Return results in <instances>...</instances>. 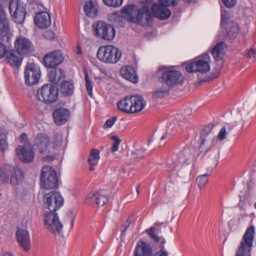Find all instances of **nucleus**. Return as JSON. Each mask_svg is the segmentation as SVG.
<instances>
[{
  "instance_id": "6ab92c4d",
  "label": "nucleus",
  "mask_w": 256,
  "mask_h": 256,
  "mask_svg": "<svg viewBox=\"0 0 256 256\" xmlns=\"http://www.w3.org/2000/svg\"><path fill=\"white\" fill-rule=\"evenodd\" d=\"M50 144L49 137L44 133H39L35 136L33 146L34 148L41 154L47 152Z\"/></svg>"
},
{
  "instance_id": "2eb2a0df",
  "label": "nucleus",
  "mask_w": 256,
  "mask_h": 256,
  "mask_svg": "<svg viewBox=\"0 0 256 256\" xmlns=\"http://www.w3.org/2000/svg\"><path fill=\"white\" fill-rule=\"evenodd\" d=\"M214 126L209 124L202 130L200 134L201 142L199 146L200 152L207 151L212 146L215 138V136L212 132Z\"/></svg>"
},
{
  "instance_id": "f257e3e1",
  "label": "nucleus",
  "mask_w": 256,
  "mask_h": 256,
  "mask_svg": "<svg viewBox=\"0 0 256 256\" xmlns=\"http://www.w3.org/2000/svg\"><path fill=\"white\" fill-rule=\"evenodd\" d=\"M159 70L162 71L160 78L162 86L155 91V94L159 97H163L170 93V89L181 85L184 78L181 72L172 68L160 66Z\"/></svg>"
},
{
  "instance_id": "e2e57ef3",
  "label": "nucleus",
  "mask_w": 256,
  "mask_h": 256,
  "mask_svg": "<svg viewBox=\"0 0 256 256\" xmlns=\"http://www.w3.org/2000/svg\"><path fill=\"white\" fill-rule=\"evenodd\" d=\"M76 52L77 54H80L82 52V49L79 46H77L76 50Z\"/></svg>"
},
{
  "instance_id": "bb28decb",
  "label": "nucleus",
  "mask_w": 256,
  "mask_h": 256,
  "mask_svg": "<svg viewBox=\"0 0 256 256\" xmlns=\"http://www.w3.org/2000/svg\"><path fill=\"white\" fill-rule=\"evenodd\" d=\"M145 106L144 98L141 96H131V114L142 111Z\"/></svg>"
},
{
  "instance_id": "c9c22d12",
  "label": "nucleus",
  "mask_w": 256,
  "mask_h": 256,
  "mask_svg": "<svg viewBox=\"0 0 256 256\" xmlns=\"http://www.w3.org/2000/svg\"><path fill=\"white\" fill-rule=\"evenodd\" d=\"M117 106L118 108L124 112L131 113V96L124 98V99L120 101Z\"/></svg>"
},
{
  "instance_id": "423d86ee",
  "label": "nucleus",
  "mask_w": 256,
  "mask_h": 256,
  "mask_svg": "<svg viewBox=\"0 0 256 256\" xmlns=\"http://www.w3.org/2000/svg\"><path fill=\"white\" fill-rule=\"evenodd\" d=\"M210 58L209 54H204L188 64L186 70L188 72L206 73L210 70Z\"/></svg>"
},
{
  "instance_id": "a18cd8bd",
  "label": "nucleus",
  "mask_w": 256,
  "mask_h": 256,
  "mask_svg": "<svg viewBox=\"0 0 256 256\" xmlns=\"http://www.w3.org/2000/svg\"><path fill=\"white\" fill-rule=\"evenodd\" d=\"M97 197L98 199L96 200V206H102L107 202L108 200V198L106 196L98 192H97Z\"/></svg>"
},
{
  "instance_id": "1a4fd4ad",
  "label": "nucleus",
  "mask_w": 256,
  "mask_h": 256,
  "mask_svg": "<svg viewBox=\"0 0 256 256\" xmlns=\"http://www.w3.org/2000/svg\"><path fill=\"white\" fill-rule=\"evenodd\" d=\"M192 157L190 148H186L178 154L173 156L172 161L168 163L167 170L169 171L178 170L177 174H179V170H182V166L188 162Z\"/></svg>"
},
{
  "instance_id": "052dcab7",
  "label": "nucleus",
  "mask_w": 256,
  "mask_h": 256,
  "mask_svg": "<svg viewBox=\"0 0 256 256\" xmlns=\"http://www.w3.org/2000/svg\"><path fill=\"white\" fill-rule=\"evenodd\" d=\"M28 136L25 133H22L20 136L21 141H25L27 140Z\"/></svg>"
},
{
  "instance_id": "f03ea898",
  "label": "nucleus",
  "mask_w": 256,
  "mask_h": 256,
  "mask_svg": "<svg viewBox=\"0 0 256 256\" xmlns=\"http://www.w3.org/2000/svg\"><path fill=\"white\" fill-rule=\"evenodd\" d=\"M150 6L148 3L140 4L138 8L134 4H130L122 10V12L127 14L128 21L137 22L142 26L149 25L152 22V16L150 12Z\"/></svg>"
},
{
  "instance_id": "c03bdc74",
  "label": "nucleus",
  "mask_w": 256,
  "mask_h": 256,
  "mask_svg": "<svg viewBox=\"0 0 256 256\" xmlns=\"http://www.w3.org/2000/svg\"><path fill=\"white\" fill-rule=\"evenodd\" d=\"M145 150V149L144 148L137 150L135 152H132V157L136 160H140L143 158H144Z\"/></svg>"
},
{
  "instance_id": "412c9836",
  "label": "nucleus",
  "mask_w": 256,
  "mask_h": 256,
  "mask_svg": "<svg viewBox=\"0 0 256 256\" xmlns=\"http://www.w3.org/2000/svg\"><path fill=\"white\" fill-rule=\"evenodd\" d=\"M18 158L24 162H29L34 158V152L30 146H18L16 148Z\"/></svg>"
},
{
  "instance_id": "473e14b6",
  "label": "nucleus",
  "mask_w": 256,
  "mask_h": 256,
  "mask_svg": "<svg viewBox=\"0 0 256 256\" xmlns=\"http://www.w3.org/2000/svg\"><path fill=\"white\" fill-rule=\"evenodd\" d=\"M84 10L87 16L94 17L98 13L97 4L95 1H88L84 5Z\"/></svg>"
},
{
  "instance_id": "6e6552de",
  "label": "nucleus",
  "mask_w": 256,
  "mask_h": 256,
  "mask_svg": "<svg viewBox=\"0 0 256 256\" xmlns=\"http://www.w3.org/2000/svg\"><path fill=\"white\" fill-rule=\"evenodd\" d=\"M45 228L54 236L61 234L62 231V224L56 212H47L44 216Z\"/></svg>"
},
{
  "instance_id": "09e8293b",
  "label": "nucleus",
  "mask_w": 256,
  "mask_h": 256,
  "mask_svg": "<svg viewBox=\"0 0 256 256\" xmlns=\"http://www.w3.org/2000/svg\"><path fill=\"white\" fill-rule=\"evenodd\" d=\"M116 120V116H114L112 118L107 120L104 124L103 128L105 129L110 128L114 124Z\"/></svg>"
},
{
  "instance_id": "864d4df0",
  "label": "nucleus",
  "mask_w": 256,
  "mask_h": 256,
  "mask_svg": "<svg viewBox=\"0 0 256 256\" xmlns=\"http://www.w3.org/2000/svg\"><path fill=\"white\" fill-rule=\"evenodd\" d=\"M8 51L6 46L0 42V59L2 58L5 55L6 56Z\"/></svg>"
},
{
  "instance_id": "ea45409f",
  "label": "nucleus",
  "mask_w": 256,
  "mask_h": 256,
  "mask_svg": "<svg viewBox=\"0 0 256 256\" xmlns=\"http://www.w3.org/2000/svg\"><path fill=\"white\" fill-rule=\"evenodd\" d=\"M250 185L248 184V190L244 194L242 193L240 194V201H244L246 200H252L254 196V193L250 189Z\"/></svg>"
},
{
  "instance_id": "de8ad7c7",
  "label": "nucleus",
  "mask_w": 256,
  "mask_h": 256,
  "mask_svg": "<svg viewBox=\"0 0 256 256\" xmlns=\"http://www.w3.org/2000/svg\"><path fill=\"white\" fill-rule=\"evenodd\" d=\"M111 138L114 140V142L112 145L111 148V151L112 152H115L118 150L120 144L121 140L116 136H112Z\"/></svg>"
},
{
  "instance_id": "9d476101",
  "label": "nucleus",
  "mask_w": 256,
  "mask_h": 256,
  "mask_svg": "<svg viewBox=\"0 0 256 256\" xmlns=\"http://www.w3.org/2000/svg\"><path fill=\"white\" fill-rule=\"evenodd\" d=\"M192 157L190 148H186L178 154L173 156L172 161L168 163L167 170L169 171L178 170L177 174H179V170H182V166L188 162Z\"/></svg>"
},
{
  "instance_id": "8fccbe9b",
  "label": "nucleus",
  "mask_w": 256,
  "mask_h": 256,
  "mask_svg": "<svg viewBox=\"0 0 256 256\" xmlns=\"http://www.w3.org/2000/svg\"><path fill=\"white\" fill-rule=\"evenodd\" d=\"M178 0H159L160 4L168 7L170 6H174L178 4Z\"/></svg>"
},
{
  "instance_id": "a878e982",
  "label": "nucleus",
  "mask_w": 256,
  "mask_h": 256,
  "mask_svg": "<svg viewBox=\"0 0 256 256\" xmlns=\"http://www.w3.org/2000/svg\"><path fill=\"white\" fill-rule=\"evenodd\" d=\"M14 50L7 52L6 56V62L14 68H18L22 62V58Z\"/></svg>"
},
{
  "instance_id": "f8f14e48",
  "label": "nucleus",
  "mask_w": 256,
  "mask_h": 256,
  "mask_svg": "<svg viewBox=\"0 0 256 256\" xmlns=\"http://www.w3.org/2000/svg\"><path fill=\"white\" fill-rule=\"evenodd\" d=\"M8 8L12 20L16 23L22 24L26 15V4L20 0H10Z\"/></svg>"
},
{
  "instance_id": "13d9d810",
  "label": "nucleus",
  "mask_w": 256,
  "mask_h": 256,
  "mask_svg": "<svg viewBox=\"0 0 256 256\" xmlns=\"http://www.w3.org/2000/svg\"><path fill=\"white\" fill-rule=\"evenodd\" d=\"M0 256H15L12 252L6 250H2Z\"/></svg>"
},
{
  "instance_id": "cd10ccee",
  "label": "nucleus",
  "mask_w": 256,
  "mask_h": 256,
  "mask_svg": "<svg viewBox=\"0 0 256 256\" xmlns=\"http://www.w3.org/2000/svg\"><path fill=\"white\" fill-rule=\"evenodd\" d=\"M12 36L8 20L2 24H0V40L8 44L10 41Z\"/></svg>"
},
{
  "instance_id": "b1692460",
  "label": "nucleus",
  "mask_w": 256,
  "mask_h": 256,
  "mask_svg": "<svg viewBox=\"0 0 256 256\" xmlns=\"http://www.w3.org/2000/svg\"><path fill=\"white\" fill-rule=\"evenodd\" d=\"M17 240L20 246L26 251L30 249V238L26 230L18 228L16 233Z\"/></svg>"
},
{
  "instance_id": "7c9ffc66",
  "label": "nucleus",
  "mask_w": 256,
  "mask_h": 256,
  "mask_svg": "<svg viewBox=\"0 0 256 256\" xmlns=\"http://www.w3.org/2000/svg\"><path fill=\"white\" fill-rule=\"evenodd\" d=\"M64 76V73L61 68H52L49 72L48 78L50 82L58 84Z\"/></svg>"
},
{
  "instance_id": "dca6fc26",
  "label": "nucleus",
  "mask_w": 256,
  "mask_h": 256,
  "mask_svg": "<svg viewBox=\"0 0 256 256\" xmlns=\"http://www.w3.org/2000/svg\"><path fill=\"white\" fill-rule=\"evenodd\" d=\"M64 60L63 53L60 50H54L46 54L43 62L48 68H54L60 64Z\"/></svg>"
},
{
  "instance_id": "4468645a",
  "label": "nucleus",
  "mask_w": 256,
  "mask_h": 256,
  "mask_svg": "<svg viewBox=\"0 0 256 256\" xmlns=\"http://www.w3.org/2000/svg\"><path fill=\"white\" fill-rule=\"evenodd\" d=\"M64 204V199L60 194L52 192L46 194L44 198V205L45 208L49 210V212H56Z\"/></svg>"
},
{
  "instance_id": "39448f33",
  "label": "nucleus",
  "mask_w": 256,
  "mask_h": 256,
  "mask_svg": "<svg viewBox=\"0 0 256 256\" xmlns=\"http://www.w3.org/2000/svg\"><path fill=\"white\" fill-rule=\"evenodd\" d=\"M97 57L101 61L108 64L117 62L121 57V52L116 47L108 45L98 48Z\"/></svg>"
},
{
  "instance_id": "f704fd0d",
  "label": "nucleus",
  "mask_w": 256,
  "mask_h": 256,
  "mask_svg": "<svg viewBox=\"0 0 256 256\" xmlns=\"http://www.w3.org/2000/svg\"><path fill=\"white\" fill-rule=\"evenodd\" d=\"M74 90V84L72 82H62L60 86L62 93L66 96H70L73 93Z\"/></svg>"
},
{
  "instance_id": "bf43d9fd",
  "label": "nucleus",
  "mask_w": 256,
  "mask_h": 256,
  "mask_svg": "<svg viewBox=\"0 0 256 256\" xmlns=\"http://www.w3.org/2000/svg\"><path fill=\"white\" fill-rule=\"evenodd\" d=\"M166 225H167V223L163 222H157L154 224V227L155 226L159 227L162 226H164V227H166Z\"/></svg>"
},
{
  "instance_id": "37998d69",
  "label": "nucleus",
  "mask_w": 256,
  "mask_h": 256,
  "mask_svg": "<svg viewBox=\"0 0 256 256\" xmlns=\"http://www.w3.org/2000/svg\"><path fill=\"white\" fill-rule=\"evenodd\" d=\"M208 182V175L204 174L197 178L196 182L200 189L204 188Z\"/></svg>"
},
{
  "instance_id": "393cba45",
  "label": "nucleus",
  "mask_w": 256,
  "mask_h": 256,
  "mask_svg": "<svg viewBox=\"0 0 256 256\" xmlns=\"http://www.w3.org/2000/svg\"><path fill=\"white\" fill-rule=\"evenodd\" d=\"M70 111L64 108H59L53 112V118L55 123L59 126L65 124L70 117Z\"/></svg>"
},
{
  "instance_id": "2f4dec72",
  "label": "nucleus",
  "mask_w": 256,
  "mask_h": 256,
  "mask_svg": "<svg viewBox=\"0 0 256 256\" xmlns=\"http://www.w3.org/2000/svg\"><path fill=\"white\" fill-rule=\"evenodd\" d=\"M225 32L230 38H234L239 32V28L238 24L234 22H230L224 26Z\"/></svg>"
},
{
  "instance_id": "c85d7f7f",
  "label": "nucleus",
  "mask_w": 256,
  "mask_h": 256,
  "mask_svg": "<svg viewBox=\"0 0 256 256\" xmlns=\"http://www.w3.org/2000/svg\"><path fill=\"white\" fill-rule=\"evenodd\" d=\"M120 74L123 78L134 83L138 82V76L134 69L132 66H126L122 68Z\"/></svg>"
},
{
  "instance_id": "e433bc0d",
  "label": "nucleus",
  "mask_w": 256,
  "mask_h": 256,
  "mask_svg": "<svg viewBox=\"0 0 256 256\" xmlns=\"http://www.w3.org/2000/svg\"><path fill=\"white\" fill-rule=\"evenodd\" d=\"M8 148L6 132V130L0 129V149L2 152H4Z\"/></svg>"
},
{
  "instance_id": "0e129e2a",
  "label": "nucleus",
  "mask_w": 256,
  "mask_h": 256,
  "mask_svg": "<svg viewBox=\"0 0 256 256\" xmlns=\"http://www.w3.org/2000/svg\"><path fill=\"white\" fill-rule=\"evenodd\" d=\"M53 160V158L51 156H48L44 158V160H48V161H52Z\"/></svg>"
},
{
  "instance_id": "72a5a7b5",
  "label": "nucleus",
  "mask_w": 256,
  "mask_h": 256,
  "mask_svg": "<svg viewBox=\"0 0 256 256\" xmlns=\"http://www.w3.org/2000/svg\"><path fill=\"white\" fill-rule=\"evenodd\" d=\"M100 160V151L97 149H92L90 154L88 161L90 164L89 170L92 171L94 166H96Z\"/></svg>"
},
{
  "instance_id": "9b49d317",
  "label": "nucleus",
  "mask_w": 256,
  "mask_h": 256,
  "mask_svg": "<svg viewBox=\"0 0 256 256\" xmlns=\"http://www.w3.org/2000/svg\"><path fill=\"white\" fill-rule=\"evenodd\" d=\"M41 183L45 189L56 188L58 180L55 170L51 167L46 166L42 168L40 174Z\"/></svg>"
},
{
  "instance_id": "58836bf2",
  "label": "nucleus",
  "mask_w": 256,
  "mask_h": 256,
  "mask_svg": "<svg viewBox=\"0 0 256 256\" xmlns=\"http://www.w3.org/2000/svg\"><path fill=\"white\" fill-rule=\"evenodd\" d=\"M84 80L86 82V86L88 94L90 96H92V85L88 76V73L86 70H84Z\"/></svg>"
},
{
  "instance_id": "4be33fe9",
  "label": "nucleus",
  "mask_w": 256,
  "mask_h": 256,
  "mask_svg": "<svg viewBox=\"0 0 256 256\" xmlns=\"http://www.w3.org/2000/svg\"><path fill=\"white\" fill-rule=\"evenodd\" d=\"M154 16L162 20H166L171 16V12L169 8L161 4H154L151 7Z\"/></svg>"
},
{
  "instance_id": "7ed1b4c3",
  "label": "nucleus",
  "mask_w": 256,
  "mask_h": 256,
  "mask_svg": "<svg viewBox=\"0 0 256 256\" xmlns=\"http://www.w3.org/2000/svg\"><path fill=\"white\" fill-rule=\"evenodd\" d=\"M24 178L23 172L18 167L9 164L0 166V183L10 182L12 185L15 186L21 182Z\"/></svg>"
},
{
  "instance_id": "a19ab883",
  "label": "nucleus",
  "mask_w": 256,
  "mask_h": 256,
  "mask_svg": "<svg viewBox=\"0 0 256 256\" xmlns=\"http://www.w3.org/2000/svg\"><path fill=\"white\" fill-rule=\"evenodd\" d=\"M110 18L114 20L116 24L120 26H124L126 22V19L117 14H112Z\"/></svg>"
},
{
  "instance_id": "3c124183",
  "label": "nucleus",
  "mask_w": 256,
  "mask_h": 256,
  "mask_svg": "<svg viewBox=\"0 0 256 256\" xmlns=\"http://www.w3.org/2000/svg\"><path fill=\"white\" fill-rule=\"evenodd\" d=\"M164 240L162 241V246H161L160 250L156 253V255L157 254L158 256H168V252L165 250L164 246Z\"/></svg>"
},
{
  "instance_id": "603ef678",
  "label": "nucleus",
  "mask_w": 256,
  "mask_h": 256,
  "mask_svg": "<svg viewBox=\"0 0 256 256\" xmlns=\"http://www.w3.org/2000/svg\"><path fill=\"white\" fill-rule=\"evenodd\" d=\"M228 132H226V127H222L218 133V138L220 140H224L226 138V136Z\"/></svg>"
},
{
  "instance_id": "69168bd1",
  "label": "nucleus",
  "mask_w": 256,
  "mask_h": 256,
  "mask_svg": "<svg viewBox=\"0 0 256 256\" xmlns=\"http://www.w3.org/2000/svg\"><path fill=\"white\" fill-rule=\"evenodd\" d=\"M236 122L232 125L228 124V130L229 131H230L236 126Z\"/></svg>"
},
{
  "instance_id": "20e7f679",
  "label": "nucleus",
  "mask_w": 256,
  "mask_h": 256,
  "mask_svg": "<svg viewBox=\"0 0 256 256\" xmlns=\"http://www.w3.org/2000/svg\"><path fill=\"white\" fill-rule=\"evenodd\" d=\"M254 233L255 228L254 226L247 228L236 250L235 256H251Z\"/></svg>"
},
{
  "instance_id": "79ce46f5",
  "label": "nucleus",
  "mask_w": 256,
  "mask_h": 256,
  "mask_svg": "<svg viewBox=\"0 0 256 256\" xmlns=\"http://www.w3.org/2000/svg\"><path fill=\"white\" fill-rule=\"evenodd\" d=\"M146 232L154 241L156 242H159L160 241V238L156 234V227H150L146 230Z\"/></svg>"
},
{
  "instance_id": "338daca9",
  "label": "nucleus",
  "mask_w": 256,
  "mask_h": 256,
  "mask_svg": "<svg viewBox=\"0 0 256 256\" xmlns=\"http://www.w3.org/2000/svg\"><path fill=\"white\" fill-rule=\"evenodd\" d=\"M184 2L188 3L194 2L196 0H183Z\"/></svg>"
},
{
  "instance_id": "6e6d98bb",
  "label": "nucleus",
  "mask_w": 256,
  "mask_h": 256,
  "mask_svg": "<svg viewBox=\"0 0 256 256\" xmlns=\"http://www.w3.org/2000/svg\"><path fill=\"white\" fill-rule=\"evenodd\" d=\"M228 18V14L226 13H222L221 14V26L222 28H224V26H226V24H225V21Z\"/></svg>"
},
{
  "instance_id": "0eeeda50",
  "label": "nucleus",
  "mask_w": 256,
  "mask_h": 256,
  "mask_svg": "<svg viewBox=\"0 0 256 256\" xmlns=\"http://www.w3.org/2000/svg\"><path fill=\"white\" fill-rule=\"evenodd\" d=\"M93 32L96 37L106 40H112L116 36V30L112 25L103 21H98L92 24Z\"/></svg>"
},
{
  "instance_id": "680f3d73",
  "label": "nucleus",
  "mask_w": 256,
  "mask_h": 256,
  "mask_svg": "<svg viewBox=\"0 0 256 256\" xmlns=\"http://www.w3.org/2000/svg\"><path fill=\"white\" fill-rule=\"evenodd\" d=\"M44 36H49L50 38H54V34L52 32H50V31H48V32H46V33L44 34Z\"/></svg>"
},
{
  "instance_id": "5701e85b",
  "label": "nucleus",
  "mask_w": 256,
  "mask_h": 256,
  "mask_svg": "<svg viewBox=\"0 0 256 256\" xmlns=\"http://www.w3.org/2000/svg\"><path fill=\"white\" fill-rule=\"evenodd\" d=\"M35 24L40 28H46L51 24V18L48 13L42 12L38 13L34 18Z\"/></svg>"
},
{
  "instance_id": "4c0bfd02",
  "label": "nucleus",
  "mask_w": 256,
  "mask_h": 256,
  "mask_svg": "<svg viewBox=\"0 0 256 256\" xmlns=\"http://www.w3.org/2000/svg\"><path fill=\"white\" fill-rule=\"evenodd\" d=\"M97 192H92L88 194L86 199L85 202L89 206H96V200L97 198Z\"/></svg>"
},
{
  "instance_id": "ddd939ff",
  "label": "nucleus",
  "mask_w": 256,
  "mask_h": 256,
  "mask_svg": "<svg viewBox=\"0 0 256 256\" xmlns=\"http://www.w3.org/2000/svg\"><path fill=\"white\" fill-rule=\"evenodd\" d=\"M58 88L52 84H46L38 90V100L45 103H52L56 102L58 98Z\"/></svg>"
},
{
  "instance_id": "a211bd4d",
  "label": "nucleus",
  "mask_w": 256,
  "mask_h": 256,
  "mask_svg": "<svg viewBox=\"0 0 256 256\" xmlns=\"http://www.w3.org/2000/svg\"><path fill=\"white\" fill-rule=\"evenodd\" d=\"M16 52L20 54L27 56L34 51V47L32 42L24 36L17 38L14 42Z\"/></svg>"
},
{
  "instance_id": "c756f323",
  "label": "nucleus",
  "mask_w": 256,
  "mask_h": 256,
  "mask_svg": "<svg viewBox=\"0 0 256 256\" xmlns=\"http://www.w3.org/2000/svg\"><path fill=\"white\" fill-rule=\"evenodd\" d=\"M226 48V44L223 42H220L212 48L211 54L216 60L219 61L223 58Z\"/></svg>"
},
{
  "instance_id": "49530a36",
  "label": "nucleus",
  "mask_w": 256,
  "mask_h": 256,
  "mask_svg": "<svg viewBox=\"0 0 256 256\" xmlns=\"http://www.w3.org/2000/svg\"><path fill=\"white\" fill-rule=\"evenodd\" d=\"M123 0H103V2L108 6L118 7L122 4Z\"/></svg>"
},
{
  "instance_id": "f3484780",
  "label": "nucleus",
  "mask_w": 256,
  "mask_h": 256,
  "mask_svg": "<svg viewBox=\"0 0 256 256\" xmlns=\"http://www.w3.org/2000/svg\"><path fill=\"white\" fill-rule=\"evenodd\" d=\"M40 73V68L36 64H28L24 72L26 84L28 86H32L36 84L39 80Z\"/></svg>"
},
{
  "instance_id": "774afa93",
  "label": "nucleus",
  "mask_w": 256,
  "mask_h": 256,
  "mask_svg": "<svg viewBox=\"0 0 256 256\" xmlns=\"http://www.w3.org/2000/svg\"><path fill=\"white\" fill-rule=\"evenodd\" d=\"M168 137V134L167 133H166L164 135H163L162 137H161V140H164L166 138Z\"/></svg>"
},
{
  "instance_id": "5fc2aeb1",
  "label": "nucleus",
  "mask_w": 256,
  "mask_h": 256,
  "mask_svg": "<svg viewBox=\"0 0 256 256\" xmlns=\"http://www.w3.org/2000/svg\"><path fill=\"white\" fill-rule=\"evenodd\" d=\"M224 4L227 8H232L235 6L236 0H222Z\"/></svg>"
},
{
  "instance_id": "aec40b11",
  "label": "nucleus",
  "mask_w": 256,
  "mask_h": 256,
  "mask_svg": "<svg viewBox=\"0 0 256 256\" xmlns=\"http://www.w3.org/2000/svg\"><path fill=\"white\" fill-rule=\"evenodd\" d=\"M134 256H156L150 244L143 240L137 242Z\"/></svg>"
},
{
  "instance_id": "4d7b16f0",
  "label": "nucleus",
  "mask_w": 256,
  "mask_h": 256,
  "mask_svg": "<svg viewBox=\"0 0 256 256\" xmlns=\"http://www.w3.org/2000/svg\"><path fill=\"white\" fill-rule=\"evenodd\" d=\"M255 50L253 48H251L246 52V56L250 58H254L255 56Z\"/></svg>"
}]
</instances>
